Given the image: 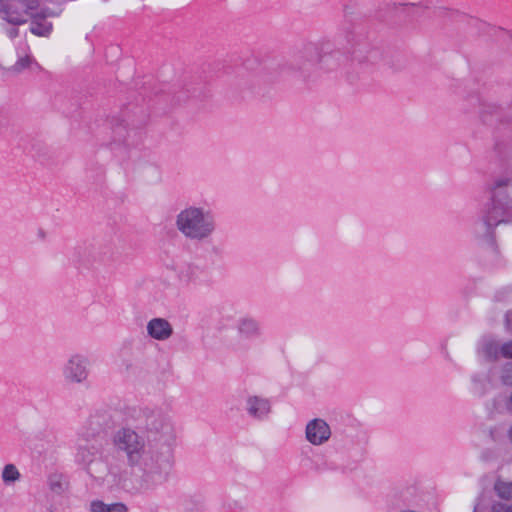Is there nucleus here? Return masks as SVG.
<instances>
[{"label": "nucleus", "mask_w": 512, "mask_h": 512, "mask_svg": "<svg viewBox=\"0 0 512 512\" xmlns=\"http://www.w3.org/2000/svg\"><path fill=\"white\" fill-rule=\"evenodd\" d=\"M481 509H482V504H481V502L479 501V502H477V503L475 504L473 512H481Z\"/></svg>", "instance_id": "nucleus-29"}, {"label": "nucleus", "mask_w": 512, "mask_h": 512, "mask_svg": "<svg viewBox=\"0 0 512 512\" xmlns=\"http://www.w3.org/2000/svg\"><path fill=\"white\" fill-rule=\"evenodd\" d=\"M331 437V428L322 418H314L306 424L305 439L314 446L325 444Z\"/></svg>", "instance_id": "nucleus-10"}, {"label": "nucleus", "mask_w": 512, "mask_h": 512, "mask_svg": "<svg viewBox=\"0 0 512 512\" xmlns=\"http://www.w3.org/2000/svg\"><path fill=\"white\" fill-rule=\"evenodd\" d=\"M111 445L133 475L141 488L154 489L165 483L174 466L173 455L167 446L155 448L137 428L123 425L113 431Z\"/></svg>", "instance_id": "nucleus-1"}, {"label": "nucleus", "mask_w": 512, "mask_h": 512, "mask_svg": "<svg viewBox=\"0 0 512 512\" xmlns=\"http://www.w3.org/2000/svg\"><path fill=\"white\" fill-rule=\"evenodd\" d=\"M114 424L113 417L108 411H95L87 420L86 426L82 427L80 431L84 435H91L97 437L102 431L109 429Z\"/></svg>", "instance_id": "nucleus-11"}, {"label": "nucleus", "mask_w": 512, "mask_h": 512, "mask_svg": "<svg viewBox=\"0 0 512 512\" xmlns=\"http://www.w3.org/2000/svg\"><path fill=\"white\" fill-rule=\"evenodd\" d=\"M175 226L187 240L203 242L210 239L217 229L215 213L205 206L188 205L175 217Z\"/></svg>", "instance_id": "nucleus-3"}, {"label": "nucleus", "mask_w": 512, "mask_h": 512, "mask_svg": "<svg viewBox=\"0 0 512 512\" xmlns=\"http://www.w3.org/2000/svg\"><path fill=\"white\" fill-rule=\"evenodd\" d=\"M512 359V340L501 344L500 358Z\"/></svg>", "instance_id": "nucleus-22"}, {"label": "nucleus", "mask_w": 512, "mask_h": 512, "mask_svg": "<svg viewBox=\"0 0 512 512\" xmlns=\"http://www.w3.org/2000/svg\"><path fill=\"white\" fill-rule=\"evenodd\" d=\"M90 512H127L123 503L106 504L101 500H94L90 503Z\"/></svg>", "instance_id": "nucleus-16"}, {"label": "nucleus", "mask_w": 512, "mask_h": 512, "mask_svg": "<svg viewBox=\"0 0 512 512\" xmlns=\"http://www.w3.org/2000/svg\"><path fill=\"white\" fill-rule=\"evenodd\" d=\"M111 125L115 143H122L130 147L136 146L142 140V132L137 128L129 127L122 119H113Z\"/></svg>", "instance_id": "nucleus-9"}, {"label": "nucleus", "mask_w": 512, "mask_h": 512, "mask_svg": "<svg viewBox=\"0 0 512 512\" xmlns=\"http://www.w3.org/2000/svg\"><path fill=\"white\" fill-rule=\"evenodd\" d=\"M30 62H31V60H30V58H29V57L20 58V59L16 62L15 66H16V68H17L18 70H21V69H24V68L28 67V66L30 65Z\"/></svg>", "instance_id": "nucleus-24"}, {"label": "nucleus", "mask_w": 512, "mask_h": 512, "mask_svg": "<svg viewBox=\"0 0 512 512\" xmlns=\"http://www.w3.org/2000/svg\"><path fill=\"white\" fill-rule=\"evenodd\" d=\"M66 382L71 384H84L90 374V360L82 354H74L66 361L62 368Z\"/></svg>", "instance_id": "nucleus-6"}, {"label": "nucleus", "mask_w": 512, "mask_h": 512, "mask_svg": "<svg viewBox=\"0 0 512 512\" xmlns=\"http://www.w3.org/2000/svg\"><path fill=\"white\" fill-rule=\"evenodd\" d=\"M486 192L488 202L473 223L471 233L476 240L491 242L497 226L512 224V179L498 177Z\"/></svg>", "instance_id": "nucleus-2"}, {"label": "nucleus", "mask_w": 512, "mask_h": 512, "mask_svg": "<svg viewBox=\"0 0 512 512\" xmlns=\"http://www.w3.org/2000/svg\"><path fill=\"white\" fill-rule=\"evenodd\" d=\"M402 5H405V6H415L416 4L413 3V2H405Z\"/></svg>", "instance_id": "nucleus-32"}, {"label": "nucleus", "mask_w": 512, "mask_h": 512, "mask_svg": "<svg viewBox=\"0 0 512 512\" xmlns=\"http://www.w3.org/2000/svg\"><path fill=\"white\" fill-rule=\"evenodd\" d=\"M245 407L248 415L257 420L266 419L271 411L270 401L260 396H249Z\"/></svg>", "instance_id": "nucleus-14"}, {"label": "nucleus", "mask_w": 512, "mask_h": 512, "mask_svg": "<svg viewBox=\"0 0 512 512\" xmlns=\"http://www.w3.org/2000/svg\"><path fill=\"white\" fill-rule=\"evenodd\" d=\"M49 487L53 492L60 494L64 490L62 476L58 474L51 475L49 477Z\"/></svg>", "instance_id": "nucleus-20"}, {"label": "nucleus", "mask_w": 512, "mask_h": 512, "mask_svg": "<svg viewBox=\"0 0 512 512\" xmlns=\"http://www.w3.org/2000/svg\"><path fill=\"white\" fill-rule=\"evenodd\" d=\"M111 50L117 52L119 49H118V47H111Z\"/></svg>", "instance_id": "nucleus-34"}, {"label": "nucleus", "mask_w": 512, "mask_h": 512, "mask_svg": "<svg viewBox=\"0 0 512 512\" xmlns=\"http://www.w3.org/2000/svg\"><path fill=\"white\" fill-rule=\"evenodd\" d=\"M236 331L238 343L235 349L237 351L249 350L252 343L259 340L263 334L261 323L251 316L240 317L236 322Z\"/></svg>", "instance_id": "nucleus-5"}, {"label": "nucleus", "mask_w": 512, "mask_h": 512, "mask_svg": "<svg viewBox=\"0 0 512 512\" xmlns=\"http://www.w3.org/2000/svg\"><path fill=\"white\" fill-rule=\"evenodd\" d=\"M146 329L147 334L157 341H166L173 334V327L169 321L160 317L149 320Z\"/></svg>", "instance_id": "nucleus-13"}, {"label": "nucleus", "mask_w": 512, "mask_h": 512, "mask_svg": "<svg viewBox=\"0 0 512 512\" xmlns=\"http://www.w3.org/2000/svg\"><path fill=\"white\" fill-rule=\"evenodd\" d=\"M6 33L10 39H13L18 36V29L16 27H11L7 29Z\"/></svg>", "instance_id": "nucleus-25"}, {"label": "nucleus", "mask_w": 512, "mask_h": 512, "mask_svg": "<svg viewBox=\"0 0 512 512\" xmlns=\"http://www.w3.org/2000/svg\"><path fill=\"white\" fill-rule=\"evenodd\" d=\"M508 508L509 505L500 502H495L492 504L490 512H506Z\"/></svg>", "instance_id": "nucleus-23"}, {"label": "nucleus", "mask_w": 512, "mask_h": 512, "mask_svg": "<svg viewBox=\"0 0 512 512\" xmlns=\"http://www.w3.org/2000/svg\"><path fill=\"white\" fill-rule=\"evenodd\" d=\"M138 429L149 441L155 443L156 449L167 446L170 453L174 456L175 430L172 416L167 409L159 407H145L141 409Z\"/></svg>", "instance_id": "nucleus-4"}, {"label": "nucleus", "mask_w": 512, "mask_h": 512, "mask_svg": "<svg viewBox=\"0 0 512 512\" xmlns=\"http://www.w3.org/2000/svg\"><path fill=\"white\" fill-rule=\"evenodd\" d=\"M501 342L492 336H484L478 344V353L488 360H498L501 354Z\"/></svg>", "instance_id": "nucleus-15"}, {"label": "nucleus", "mask_w": 512, "mask_h": 512, "mask_svg": "<svg viewBox=\"0 0 512 512\" xmlns=\"http://www.w3.org/2000/svg\"><path fill=\"white\" fill-rule=\"evenodd\" d=\"M506 512H512V505H509V508L507 509Z\"/></svg>", "instance_id": "nucleus-35"}, {"label": "nucleus", "mask_w": 512, "mask_h": 512, "mask_svg": "<svg viewBox=\"0 0 512 512\" xmlns=\"http://www.w3.org/2000/svg\"><path fill=\"white\" fill-rule=\"evenodd\" d=\"M2 480L5 484H11L19 480L20 473L14 464H7L2 470Z\"/></svg>", "instance_id": "nucleus-18"}, {"label": "nucleus", "mask_w": 512, "mask_h": 512, "mask_svg": "<svg viewBox=\"0 0 512 512\" xmlns=\"http://www.w3.org/2000/svg\"><path fill=\"white\" fill-rule=\"evenodd\" d=\"M507 327L512 330V312H508L505 316Z\"/></svg>", "instance_id": "nucleus-26"}, {"label": "nucleus", "mask_w": 512, "mask_h": 512, "mask_svg": "<svg viewBox=\"0 0 512 512\" xmlns=\"http://www.w3.org/2000/svg\"><path fill=\"white\" fill-rule=\"evenodd\" d=\"M52 30L50 23H32L30 27L31 33L37 36H48Z\"/></svg>", "instance_id": "nucleus-19"}, {"label": "nucleus", "mask_w": 512, "mask_h": 512, "mask_svg": "<svg viewBox=\"0 0 512 512\" xmlns=\"http://www.w3.org/2000/svg\"><path fill=\"white\" fill-rule=\"evenodd\" d=\"M101 442L95 436L80 431L76 442L75 461L84 467L91 465L101 453Z\"/></svg>", "instance_id": "nucleus-7"}, {"label": "nucleus", "mask_w": 512, "mask_h": 512, "mask_svg": "<svg viewBox=\"0 0 512 512\" xmlns=\"http://www.w3.org/2000/svg\"><path fill=\"white\" fill-rule=\"evenodd\" d=\"M331 55H321L319 47L315 43H308L299 50L293 59V68L306 71L317 63H326Z\"/></svg>", "instance_id": "nucleus-8"}, {"label": "nucleus", "mask_w": 512, "mask_h": 512, "mask_svg": "<svg viewBox=\"0 0 512 512\" xmlns=\"http://www.w3.org/2000/svg\"><path fill=\"white\" fill-rule=\"evenodd\" d=\"M314 469L317 471V472H323L327 469L326 465L325 466H321V465H318L316 464Z\"/></svg>", "instance_id": "nucleus-28"}, {"label": "nucleus", "mask_w": 512, "mask_h": 512, "mask_svg": "<svg viewBox=\"0 0 512 512\" xmlns=\"http://www.w3.org/2000/svg\"><path fill=\"white\" fill-rule=\"evenodd\" d=\"M507 404H508L509 407L510 406L512 407V391H511V394L508 397Z\"/></svg>", "instance_id": "nucleus-31"}, {"label": "nucleus", "mask_w": 512, "mask_h": 512, "mask_svg": "<svg viewBox=\"0 0 512 512\" xmlns=\"http://www.w3.org/2000/svg\"><path fill=\"white\" fill-rule=\"evenodd\" d=\"M39 235H40L41 237H44V232H43V230H39Z\"/></svg>", "instance_id": "nucleus-33"}, {"label": "nucleus", "mask_w": 512, "mask_h": 512, "mask_svg": "<svg viewBox=\"0 0 512 512\" xmlns=\"http://www.w3.org/2000/svg\"><path fill=\"white\" fill-rule=\"evenodd\" d=\"M497 496L503 500H512V482L498 479L494 484Z\"/></svg>", "instance_id": "nucleus-17"}, {"label": "nucleus", "mask_w": 512, "mask_h": 512, "mask_svg": "<svg viewBox=\"0 0 512 512\" xmlns=\"http://www.w3.org/2000/svg\"><path fill=\"white\" fill-rule=\"evenodd\" d=\"M172 270L176 273L180 282L185 284L199 283L203 274V269L196 263H175Z\"/></svg>", "instance_id": "nucleus-12"}, {"label": "nucleus", "mask_w": 512, "mask_h": 512, "mask_svg": "<svg viewBox=\"0 0 512 512\" xmlns=\"http://www.w3.org/2000/svg\"><path fill=\"white\" fill-rule=\"evenodd\" d=\"M502 379H503L504 383H506V384L509 383V376L508 375L503 374L502 375Z\"/></svg>", "instance_id": "nucleus-30"}, {"label": "nucleus", "mask_w": 512, "mask_h": 512, "mask_svg": "<svg viewBox=\"0 0 512 512\" xmlns=\"http://www.w3.org/2000/svg\"><path fill=\"white\" fill-rule=\"evenodd\" d=\"M508 442L512 445V424L509 426L506 432Z\"/></svg>", "instance_id": "nucleus-27"}, {"label": "nucleus", "mask_w": 512, "mask_h": 512, "mask_svg": "<svg viewBox=\"0 0 512 512\" xmlns=\"http://www.w3.org/2000/svg\"><path fill=\"white\" fill-rule=\"evenodd\" d=\"M4 19L14 26L21 25L26 22V18L23 14L11 11H6Z\"/></svg>", "instance_id": "nucleus-21"}]
</instances>
